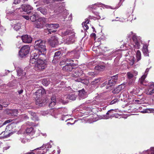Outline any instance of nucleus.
<instances>
[{
    "mask_svg": "<svg viewBox=\"0 0 154 154\" xmlns=\"http://www.w3.org/2000/svg\"><path fill=\"white\" fill-rule=\"evenodd\" d=\"M34 47L35 49V53L39 55L45 54L46 49L45 41L41 39L35 41Z\"/></svg>",
    "mask_w": 154,
    "mask_h": 154,
    "instance_id": "1",
    "label": "nucleus"
},
{
    "mask_svg": "<svg viewBox=\"0 0 154 154\" xmlns=\"http://www.w3.org/2000/svg\"><path fill=\"white\" fill-rule=\"evenodd\" d=\"M146 78H140L139 80V83L142 85H148V91L146 93L148 95H151L154 93V82L149 83L146 79Z\"/></svg>",
    "mask_w": 154,
    "mask_h": 154,
    "instance_id": "2",
    "label": "nucleus"
},
{
    "mask_svg": "<svg viewBox=\"0 0 154 154\" xmlns=\"http://www.w3.org/2000/svg\"><path fill=\"white\" fill-rule=\"evenodd\" d=\"M30 47L29 45H24L22 47L19 51V57L20 58H24L29 53Z\"/></svg>",
    "mask_w": 154,
    "mask_h": 154,
    "instance_id": "3",
    "label": "nucleus"
},
{
    "mask_svg": "<svg viewBox=\"0 0 154 154\" xmlns=\"http://www.w3.org/2000/svg\"><path fill=\"white\" fill-rule=\"evenodd\" d=\"M45 62H46V61L45 60H43L39 58L38 60H37V62L35 65V69L38 71H40L44 69L46 66Z\"/></svg>",
    "mask_w": 154,
    "mask_h": 154,
    "instance_id": "4",
    "label": "nucleus"
},
{
    "mask_svg": "<svg viewBox=\"0 0 154 154\" xmlns=\"http://www.w3.org/2000/svg\"><path fill=\"white\" fill-rule=\"evenodd\" d=\"M47 22L46 18L44 17L39 18L37 19V22L35 23V27L39 29H42Z\"/></svg>",
    "mask_w": 154,
    "mask_h": 154,
    "instance_id": "5",
    "label": "nucleus"
},
{
    "mask_svg": "<svg viewBox=\"0 0 154 154\" xmlns=\"http://www.w3.org/2000/svg\"><path fill=\"white\" fill-rule=\"evenodd\" d=\"M47 42L48 44L53 48L56 47L59 44L58 38L55 35L52 36L48 39Z\"/></svg>",
    "mask_w": 154,
    "mask_h": 154,
    "instance_id": "6",
    "label": "nucleus"
},
{
    "mask_svg": "<svg viewBox=\"0 0 154 154\" xmlns=\"http://www.w3.org/2000/svg\"><path fill=\"white\" fill-rule=\"evenodd\" d=\"M23 11L25 12L27 14H30L32 12L31 11L33 9V8L30 5L23 4L21 5V8Z\"/></svg>",
    "mask_w": 154,
    "mask_h": 154,
    "instance_id": "7",
    "label": "nucleus"
},
{
    "mask_svg": "<svg viewBox=\"0 0 154 154\" xmlns=\"http://www.w3.org/2000/svg\"><path fill=\"white\" fill-rule=\"evenodd\" d=\"M61 52L60 51H58L54 53L53 59L52 62L54 63H56L60 60L61 56H62Z\"/></svg>",
    "mask_w": 154,
    "mask_h": 154,
    "instance_id": "8",
    "label": "nucleus"
},
{
    "mask_svg": "<svg viewBox=\"0 0 154 154\" xmlns=\"http://www.w3.org/2000/svg\"><path fill=\"white\" fill-rule=\"evenodd\" d=\"M40 55L34 53L31 55L30 60V63L32 64H35L37 62V60L39 59Z\"/></svg>",
    "mask_w": 154,
    "mask_h": 154,
    "instance_id": "9",
    "label": "nucleus"
},
{
    "mask_svg": "<svg viewBox=\"0 0 154 154\" xmlns=\"http://www.w3.org/2000/svg\"><path fill=\"white\" fill-rule=\"evenodd\" d=\"M23 42L25 43H31L32 41V38L30 35H26L21 37Z\"/></svg>",
    "mask_w": 154,
    "mask_h": 154,
    "instance_id": "10",
    "label": "nucleus"
},
{
    "mask_svg": "<svg viewBox=\"0 0 154 154\" xmlns=\"http://www.w3.org/2000/svg\"><path fill=\"white\" fill-rule=\"evenodd\" d=\"M76 66V64L74 63H72V65L66 64V65L63 67V70L66 71H71L74 68L73 67Z\"/></svg>",
    "mask_w": 154,
    "mask_h": 154,
    "instance_id": "11",
    "label": "nucleus"
},
{
    "mask_svg": "<svg viewBox=\"0 0 154 154\" xmlns=\"http://www.w3.org/2000/svg\"><path fill=\"white\" fill-rule=\"evenodd\" d=\"M112 79L109 80L108 83V84L106 86V88H108L109 87H111L112 86H114L115 84L117 81V79H116V78H111Z\"/></svg>",
    "mask_w": 154,
    "mask_h": 154,
    "instance_id": "12",
    "label": "nucleus"
},
{
    "mask_svg": "<svg viewBox=\"0 0 154 154\" xmlns=\"http://www.w3.org/2000/svg\"><path fill=\"white\" fill-rule=\"evenodd\" d=\"M29 15H30V19L32 21L34 22L37 20L38 14L37 13L32 12L30 14H29Z\"/></svg>",
    "mask_w": 154,
    "mask_h": 154,
    "instance_id": "13",
    "label": "nucleus"
},
{
    "mask_svg": "<svg viewBox=\"0 0 154 154\" xmlns=\"http://www.w3.org/2000/svg\"><path fill=\"white\" fill-rule=\"evenodd\" d=\"M79 96L80 99H84L87 97V95L84 89H82L79 91Z\"/></svg>",
    "mask_w": 154,
    "mask_h": 154,
    "instance_id": "14",
    "label": "nucleus"
},
{
    "mask_svg": "<svg viewBox=\"0 0 154 154\" xmlns=\"http://www.w3.org/2000/svg\"><path fill=\"white\" fill-rule=\"evenodd\" d=\"M47 6L45 7H40L37 8L38 11H40V12L44 15H46L48 13V10L47 9Z\"/></svg>",
    "mask_w": 154,
    "mask_h": 154,
    "instance_id": "15",
    "label": "nucleus"
},
{
    "mask_svg": "<svg viewBox=\"0 0 154 154\" xmlns=\"http://www.w3.org/2000/svg\"><path fill=\"white\" fill-rule=\"evenodd\" d=\"M75 34H72L69 37V38L66 41V43L68 45L72 44L75 41Z\"/></svg>",
    "mask_w": 154,
    "mask_h": 154,
    "instance_id": "16",
    "label": "nucleus"
},
{
    "mask_svg": "<svg viewBox=\"0 0 154 154\" xmlns=\"http://www.w3.org/2000/svg\"><path fill=\"white\" fill-rule=\"evenodd\" d=\"M40 148H37L31 151L30 152H27L24 154H45V151H43L42 152V151H37V150H39Z\"/></svg>",
    "mask_w": 154,
    "mask_h": 154,
    "instance_id": "17",
    "label": "nucleus"
},
{
    "mask_svg": "<svg viewBox=\"0 0 154 154\" xmlns=\"http://www.w3.org/2000/svg\"><path fill=\"white\" fill-rule=\"evenodd\" d=\"M17 71L18 76L22 77L25 76L26 75V72L20 68L17 69Z\"/></svg>",
    "mask_w": 154,
    "mask_h": 154,
    "instance_id": "18",
    "label": "nucleus"
},
{
    "mask_svg": "<svg viewBox=\"0 0 154 154\" xmlns=\"http://www.w3.org/2000/svg\"><path fill=\"white\" fill-rule=\"evenodd\" d=\"M26 132L28 135H32L34 134L35 131L32 128L27 127L26 130Z\"/></svg>",
    "mask_w": 154,
    "mask_h": 154,
    "instance_id": "19",
    "label": "nucleus"
},
{
    "mask_svg": "<svg viewBox=\"0 0 154 154\" xmlns=\"http://www.w3.org/2000/svg\"><path fill=\"white\" fill-rule=\"evenodd\" d=\"M51 145L49 143H48L47 144H44L43 145L40 147L39 148V150L44 149H45L46 148V149H45V151H45H45H47V148H51Z\"/></svg>",
    "mask_w": 154,
    "mask_h": 154,
    "instance_id": "20",
    "label": "nucleus"
},
{
    "mask_svg": "<svg viewBox=\"0 0 154 154\" xmlns=\"http://www.w3.org/2000/svg\"><path fill=\"white\" fill-rule=\"evenodd\" d=\"M7 113L9 115H10L11 116H17L18 114V112L17 109H12L10 110H9V112H8Z\"/></svg>",
    "mask_w": 154,
    "mask_h": 154,
    "instance_id": "21",
    "label": "nucleus"
},
{
    "mask_svg": "<svg viewBox=\"0 0 154 154\" xmlns=\"http://www.w3.org/2000/svg\"><path fill=\"white\" fill-rule=\"evenodd\" d=\"M66 63V64H70L72 65V63H74L73 60H71L70 59H64V60H63L60 63V65H62V63Z\"/></svg>",
    "mask_w": 154,
    "mask_h": 154,
    "instance_id": "22",
    "label": "nucleus"
},
{
    "mask_svg": "<svg viewBox=\"0 0 154 154\" xmlns=\"http://www.w3.org/2000/svg\"><path fill=\"white\" fill-rule=\"evenodd\" d=\"M75 34V32L69 29H67L65 31H63L62 32V34L63 36H66L68 35H72Z\"/></svg>",
    "mask_w": 154,
    "mask_h": 154,
    "instance_id": "23",
    "label": "nucleus"
},
{
    "mask_svg": "<svg viewBox=\"0 0 154 154\" xmlns=\"http://www.w3.org/2000/svg\"><path fill=\"white\" fill-rule=\"evenodd\" d=\"M132 39L133 41L134 42L137 48V49L139 48L140 45L137 40L136 36L134 35L132 37Z\"/></svg>",
    "mask_w": 154,
    "mask_h": 154,
    "instance_id": "24",
    "label": "nucleus"
},
{
    "mask_svg": "<svg viewBox=\"0 0 154 154\" xmlns=\"http://www.w3.org/2000/svg\"><path fill=\"white\" fill-rule=\"evenodd\" d=\"M58 6L59 7L57 11L61 12L64 10L65 8V4L64 3H59Z\"/></svg>",
    "mask_w": 154,
    "mask_h": 154,
    "instance_id": "25",
    "label": "nucleus"
},
{
    "mask_svg": "<svg viewBox=\"0 0 154 154\" xmlns=\"http://www.w3.org/2000/svg\"><path fill=\"white\" fill-rule=\"evenodd\" d=\"M59 75H60V76H66L68 75L70 76H71L72 77H74V76L73 75V74H69L68 72H67L66 73V75L65 74H63L62 75H60L59 73H57L56 74H54V75H53V76H54V77H56V76H59Z\"/></svg>",
    "mask_w": 154,
    "mask_h": 154,
    "instance_id": "26",
    "label": "nucleus"
},
{
    "mask_svg": "<svg viewBox=\"0 0 154 154\" xmlns=\"http://www.w3.org/2000/svg\"><path fill=\"white\" fill-rule=\"evenodd\" d=\"M143 52L144 55L145 56H149V52L148 51V49L147 48V47L146 45L143 46Z\"/></svg>",
    "mask_w": 154,
    "mask_h": 154,
    "instance_id": "27",
    "label": "nucleus"
},
{
    "mask_svg": "<svg viewBox=\"0 0 154 154\" xmlns=\"http://www.w3.org/2000/svg\"><path fill=\"white\" fill-rule=\"evenodd\" d=\"M105 68V67L103 65H97L95 67V69L96 70L99 71L103 70Z\"/></svg>",
    "mask_w": 154,
    "mask_h": 154,
    "instance_id": "28",
    "label": "nucleus"
},
{
    "mask_svg": "<svg viewBox=\"0 0 154 154\" xmlns=\"http://www.w3.org/2000/svg\"><path fill=\"white\" fill-rule=\"evenodd\" d=\"M76 98V96L73 94H69L66 97V98L72 100H75Z\"/></svg>",
    "mask_w": 154,
    "mask_h": 154,
    "instance_id": "29",
    "label": "nucleus"
},
{
    "mask_svg": "<svg viewBox=\"0 0 154 154\" xmlns=\"http://www.w3.org/2000/svg\"><path fill=\"white\" fill-rule=\"evenodd\" d=\"M30 113L32 116H33V117L31 118L33 120L36 121L38 120V117L36 116V114L35 112H30Z\"/></svg>",
    "mask_w": 154,
    "mask_h": 154,
    "instance_id": "30",
    "label": "nucleus"
},
{
    "mask_svg": "<svg viewBox=\"0 0 154 154\" xmlns=\"http://www.w3.org/2000/svg\"><path fill=\"white\" fill-rule=\"evenodd\" d=\"M136 58L137 61H139L141 59V52L139 50H138L137 51Z\"/></svg>",
    "mask_w": 154,
    "mask_h": 154,
    "instance_id": "31",
    "label": "nucleus"
},
{
    "mask_svg": "<svg viewBox=\"0 0 154 154\" xmlns=\"http://www.w3.org/2000/svg\"><path fill=\"white\" fill-rule=\"evenodd\" d=\"M50 83V81L48 79V80L46 79H43L42 81V84L43 85L47 86L48 85H49Z\"/></svg>",
    "mask_w": 154,
    "mask_h": 154,
    "instance_id": "32",
    "label": "nucleus"
},
{
    "mask_svg": "<svg viewBox=\"0 0 154 154\" xmlns=\"http://www.w3.org/2000/svg\"><path fill=\"white\" fill-rule=\"evenodd\" d=\"M45 91L44 89H39L36 92V93H38V94H39V95L41 94V95H42L44 94L45 93Z\"/></svg>",
    "mask_w": 154,
    "mask_h": 154,
    "instance_id": "33",
    "label": "nucleus"
},
{
    "mask_svg": "<svg viewBox=\"0 0 154 154\" xmlns=\"http://www.w3.org/2000/svg\"><path fill=\"white\" fill-rule=\"evenodd\" d=\"M21 25H22L21 23H17L15 25L14 27V29L16 31L18 30L21 28Z\"/></svg>",
    "mask_w": 154,
    "mask_h": 154,
    "instance_id": "34",
    "label": "nucleus"
},
{
    "mask_svg": "<svg viewBox=\"0 0 154 154\" xmlns=\"http://www.w3.org/2000/svg\"><path fill=\"white\" fill-rule=\"evenodd\" d=\"M16 81H13L9 82L8 84V86L10 87H12L15 86L16 87Z\"/></svg>",
    "mask_w": 154,
    "mask_h": 154,
    "instance_id": "35",
    "label": "nucleus"
},
{
    "mask_svg": "<svg viewBox=\"0 0 154 154\" xmlns=\"http://www.w3.org/2000/svg\"><path fill=\"white\" fill-rule=\"evenodd\" d=\"M24 125L26 126V127L36 126L35 124L32 122H26L25 124Z\"/></svg>",
    "mask_w": 154,
    "mask_h": 154,
    "instance_id": "36",
    "label": "nucleus"
},
{
    "mask_svg": "<svg viewBox=\"0 0 154 154\" xmlns=\"http://www.w3.org/2000/svg\"><path fill=\"white\" fill-rule=\"evenodd\" d=\"M12 121V120L9 119L5 121L4 122H2V123H0V127H2L3 125H6L7 124L11 122Z\"/></svg>",
    "mask_w": 154,
    "mask_h": 154,
    "instance_id": "37",
    "label": "nucleus"
},
{
    "mask_svg": "<svg viewBox=\"0 0 154 154\" xmlns=\"http://www.w3.org/2000/svg\"><path fill=\"white\" fill-rule=\"evenodd\" d=\"M154 109H147L145 110L142 111L141 112L143 113H149L151 111H154Z\"/></svg>",
    "mask_w": 154,
    "mask_h": 154,
    "instance_id": "38",
    "label": "nucleus"
},
{
    "mask_svg": "<svg viewBox=\"0 0 154 154\" xmlns=\"http://www.w3.org/2000/svg\"><path fill=\"white\" fill-rule=\"evenodd\" d=\"M76 53L77 51L76 50H73L70 51H68L67 53V54L69 55H72L73 54H75Z\"/></svg>",
    "mask_w": 154,
    "mask_h": 154,
    "instance_id": "39",
    "label": "nucleus"
},
{
    "mask_svg": "<svg viewBox=\"0 0 154 154\" xmlns=\"http://www.w3.org/2000/svg\"><path fill=\"white\" fill-rule=\"evenodd\" d=\"M115 116L114 114H112V115L110 116L104 115V119H108L111 117H113Z\"/></svg>",
    "mask_w": 154,
    "mask_h": 154,
    "instance_id": "40",
    "label": "nucleus"
},
{
    "mask_svg": "<svg viewBox=\"0 0 154 154\" xmlns=\"http://www.w3.org/2000/svg\"><path fill=\"white\" fill-rule=\"evenodd\" d=\"M120 91H121L119 90V88H118V87H117L112 91V92L114 94H117L120 92Z\"/></svg>",
    "mask_w": 154,
    "mask_h": 154,
    "instance_id": "41",
    "label": "nucleus"
},
{
    "mask_svg": "<svg viewBox=\"0 0 154 154\" xmlns=\"http://www.w3.org/2000/svg\"><path fill=\"white\" fill-rule=\"evenodd\" d=\"M119 101V99H115L111 102L110 104L111 105Z\"/></svg>",
    "mask_w": 154,
    "mask_h": 154,
    "instance_id": "42",
    "label": "nucleus"
},
{
    "mask_svg": "<svg viewBox=\"0 0 154 154\" xmlns=\"http://www.w3.org/2000/svg\"><path fill=\"white\" fill-rule=\"evenodd\" d=\"M52 28H53L54 29H56L58 28L59 26L57 24L51 23Z\"/></svg>",
    "mask_w": 154,
    "mask_h": 154,
    "instance_id": "43",
    "label": "nucleus"
},
{
    "mask_svg": "<svg viewBox=\"0 0 154 154\" xmlns=\"http://www.w3.org/2000/svg\"><path fill=\"white\" fill-rule=\"evenodd\" d=\"M89 75L97 76V74L95 72H90L88 73Z\"/></svg>",
    "mask_w": 154,
    "mask_h": 154,
    "instance_id": "44",
    "label": "nucleus"
},
{
    "mask_svg": "<svg viewBox=\"0 0 154 154\" xmlns=\"http://www.w3.org/2000/svg\"><path fill=\"white\" fill-rule=\"evenodd\" d=\"M56 104V102L51 101V102L49 103V106L50 107H52L54 106Z\"/></svg>",
    "mask_w": 154,
    "mask_h": 154,
    "instance_id": "45",
    "label": "nucleus"
},
{
    "mask_svg": "<svg viewBox=\"0 0 154 154\" xmlns=\"http://www.w3.org/2000/svg\"><path fill=\"white\" fill-rule=\"evenodd\" d=\"M48 34L49 35L50 34H51V33H54L56 31V30H52L51 29H48Z\"/></svg>",
    "mask_w": 154,
    "mask_h": 154,
    "instance_id": "46",
    "label": "nucleus"
},
{
    "mask_svg": "<svg viewBox=\"0 0 154 154\" xmlns=\"http://www.w3.org/2000/svg\"><path fill=\"white\" fill-rule=\"evenodd\" d=\"M75 81L77 82H81L82 83H85V80L84 79H82L81 78H80L79 79H77V80H76Z\"/></svg>",
    "mask_w": 154,
    "mask_h": 154,
    "instance_id": "47",
    "label": "nucleus"
},
{
    "mask_svg": "<svg viewBox=\"0 0 154 154\" xmlns=\"http://www.w3.org/2000/svg\"><path fill=\"white\" fill-rule=\"evenodd\" d=\"M21 117L24 119H29V117L26 115H21Z\"/></svg>",
    "mask_w": 154,
    "mask_h": 154,
    "instance_id": "48",
    "label": "nucleus"
},
{
    "mask_svg": "<svg viewBox=\"0 0 154 154\" xmlns=\"http://www.w3.org/2000/svg\"><path fill=\"white\" fill-rule=\"evenodd\" d=\"M134 57H133L132 59H131V60L130 61V64L131 66H132L134 63Z\"/></svg>",
    "mask_w": 154,
    "mask_h": 154,
    "instance_id": "49",
    "label": "nucleus"
},
{
    "mask_svg": "<svg viewBox=\"0 0 154 154\" xmlns=\"http://www.w3.org/2000/svg\"><path fill=\"white\" fill-rule=\"evenodd\" d=\"M93 19L94 20H99L100 19L101 17L99 15H98V16H96V17H94L93 16Z\"/></svg>",
    "mask_w": 154,
    "mask_h": 154,
    "instance_id": "50",
    "label": "nucleus"
},
{
    "mask_svg": "<svg viewBox=\"0 0 154 154\" xmlns=\"http://www.w3.org/2000/svg\"><path fill=\"white\" fill-rule=\"evenodd\" d=\"M96 4H95L94 5L89 6L88 8H91L92 9H97V7H94L95 5H96Z\"/></svg>",
    "mask_w": 154,
    "mask_h": 154,
    "instance_id": "51",
    "label": "nucleus"
},
{
    "mask_svg": "<svg viewBox=\"0 0 154 154\" xmlns=\"http://www.w3.org/2000/svg\"><path fill=\"white\" fill-rule=\"evenodd\" d=\"M20 2H21L20 0H14V3L15 4H19Z\"/></svg>",
    "mask_w": 154,
    "mask_h": 154,
    "instance_id": "52",
    "label": "nucleus"
},
{
    "mask_svg": "<svg viewBox=\"0 0 154 154\" xmlns=\"http://www.w3.org/2000/svg\"><path fill=\"white\" fill-rule=\"evenodd\" d=\"M117 87L118 88H119V90H120V91L123 89L124 88V87H123L122 86V85H119Z\"/></svg>",
    "mask_w": 154,
    "mask_h": 154,
    "instance_id": "53",
    "label": "nucleus"
},
{
    "mask_svg": "<svg viewBox=\"0 0 154 154\" xmlns=\"http://www.w3.org/2000/svg\"><path fill=\"white\" fill-rule=\"evenodd\" d=\"M128 77H133V75L132 73L129 72L127 73Z\"/></svg>",
    "mask_w": 154,
    "mask_h": 154,
    "instance_id": "54",
    "label": "nucleus"
},
{
    "mask_svg": "<svg viewBox=\"0 0 154 154\" xmlns=\"http://www.w3.org/2000/svg\"><path fill=\"white\" fill-rule=\"evenodd\" d=\"M45 25L47 27H49L50 28H52V25L51 24H45Z\"/></svg>",
    "mask_w": 154,
    "mask_h": 154,
    "instance_id": "55",
    "label": "nucleus"
},
{
    "mask_svg": "<svg viewBox=\"0 0 154 154\" xmlns=\"http://www.w3.org/2000/svg\"><path fill=\"white\" fill-rule=\"evenodd\" d=\"M100 79H95V80L93 81V82H94V83H98L100 81Z\"/></svg>",
    "mask_w": 154,
    "mask_h": 154,
    "instance_id": "56",
    "label": "nucleus"
},
{
    "mask_svg": "<svg viewBox=\"0 0 154 154\" xmlns=\"http://www.w3.org/2000/svg\"><path fill=\"white\" fill-rule=\"evenodd\" d=\"M43 2L45 4H48L49 3V1L48 0H43Z\"/></svg>",
    "mask_w": 154,
    "mask_h": 154,
    "instance_id": "57",
    "label": "nucleus"
},
{
    "mask_svg": "<svg viewBox=\"0 0 154 154\" xmlns=\"http://www.w3.org/2000/svg\"><path fill=\"white\" fill-rule=\"evenodd\" d=\"M23 17L27 20H29L30 18V15L29 16H23Z\"/></svg>",
    "mask_w": 154,
    "mask_h": 154,
    "instance_id": "58",
    "label": "nucleus"
},
{
    "mask_svg": "<svg viewBox=\"0 0 154 154\" xmlns=\"http://www.w3.org/2000/svg\"><path fill=\"white\" fill-rule=\"evenodd\" d=\"M5 30V29L2 26H0V31L3 32Z\"/></svg>",
    "mask_w": 154,
    "mask_h": 154,
    "instance_id": "59",
    "label": "nucleus"
},
{
    "mask_svg": "<svg viewBox=\"0 0 154 154\" xmlns=\"http://www.w3.org/2000/svg\"><path fill=\"white\" fill-rule=\"evenodd\" d=\"M23 89H21L20 90H18V92L19 94H20L23 93Z\"/></svg>",
    "mask_w": 154,
    "mask_h": 154,
    "instance_id": "60",
    "label": "nucleus"
},
{
    "mask_svg": "<svg viewBox=\"0 0 154 154\" xmlns=\"http://www.w3.org/2000/svg\"><path fill=\"white\" fill-rule=\"evenodd\" d=\"M138 74V72L136 71H134L132 73L133 75V77L134 76H136Z\"/></svg>",
    "mask_w": 154,
    "mask_h": 154,
    "instance_id": "61",
    "label": "nucleus"
},
{
    "mask_svg": "<svg viewBox=\"0 0 154 154\" xmlns=\"http://www.w3.org/2000/svg\"><path fill=\"white\" fill-rule=\"evenodd\" d=\"M56 101V99L55 97L54 96H53L51 97V101H54V102H55Z\"/></svg>",
    "mask_w": 154,
    "mask_h": 154,
    "instance_id": "62",
    "label": "nucleus"
},
{
    "mask_svg": "<svg viewBox=\"0 0 154 154\" xmlns=\"http://www.w3.org/2000/svg\"><path fill=\"white\" fill-rule=\"evenodd\" d=\"M84 25L85 27V30H87L88 29V26L87 25V24L86 23H84Z\"/></svg>",
    "mask_w": 154,
    "mask_h": 154,
    "instance_id": "63",
    "label": "nucleus"
},
{
    "mask_svg": "<svg viewBox=\"0 0 154 154\" xmlns=\"http://www.w3.org/2000/svg\"><path fill=\"white\" fill-rule=\"evenodd\" d=\"M26 141H27V140L26 139H23L22 140L21 142L23 143H24L26 142Z\"/></svg>",
    "mask_w": 154,
    "mask_h": 154,
    "instance_id": "64",
    "label": "nucleus"
}]
</instances>
